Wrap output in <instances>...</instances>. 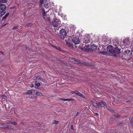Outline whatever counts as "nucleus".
Instances as JSON below:
<instances>
[{
    "label": "nucleus",
    "instance_id": "nucleus-1",
    "mask_svg": "<svg viewBox=\"0 0 133 133\" xmlns=\"http://www.w3.org/2000/svg\"><path fill=\"white\" fill-rule=\"evenodd\" d=\"M133 39H130L129 38H125L121 43V47L122 48H124L130 47Z\"/></svg>",
    "mask_w": 133,
    "mask_h": 133
},
{
    "label": "nucleus",
    "instance_id": "nucleus-2",
    "mask_svg": "<svg viewBox=\"0 0 133 133\" xmlns=\"http://www.w3.org/2000/svg\"><path fill=\"white\" fill-rule=\"evenodd\" d=\"M66 35V32L64 29H62L60 31L59 36L61 39H64Z\"/></svg>",
    "mask_w": 133,
    "mask_h": 133
},
{
    "label": "nucleus",
    "instance_id": "nucleus-3",
    "mask_svg": "<svg viewBox=\"0 0 133 133\" xmlns=\"http://www.w3.org/2000/svg\"><path fill=\"white\" fill-rule=\"evenodd\" d=\"M52 25L54 27H60L61 25L60 20L56 19L52 22Z\"/></svg>",
    "mask_w": 133,
    "mask_h": 133
},
{
    "label": "nucleus",
    "instance_id": "nucleus-4",
    "mask_svg": "<svg viewBox=\"0 0 133 133\" xmlns=\"http://www.w3.org/2000/svg\"><path fill=\"white\" fill-rule=\"evenodd\" d=\"M82 40L83 42L86 43H88L90 42V36L89 35H86L82 38Z\"/></svg>",
    "mask_w": 133,
    "mask_h": 133
},
{
    "label": "nucleus",
    "instance_id": "nucleus-5",
    "mask_svg": "<svg viewBox=\"0 0 133 133\" xmlns=\"http://www.w3.org/2000/svg\"><path fill=\"white\" fill-rule=\"evenodd\" d=\"M72 41L73 43L76 44H78L79 43V40L76 37L73 38Z\"/></svg>",
    "mask_w": 133,
    "mask_h": 133
},
{
    "label": "nucleus",
    "instance_id": "nucleus-6",
    "mask_svg": "<svg viewBox=\"0 0 133 133\" xmlns=\"http://www.w3.org/2000/svg\"><path fill=\"white\" fill-rule=\"evenodd\" d=\"M6 6L5 5L3 4H0V11L1 10V12H5V10L6 9Z\"/></svg>",
    "mask_w": 133,
    "mask_h": 133
},
{
    "label": "nucleus",
    "instance_id": "nucleus-7",
    "mask_svg": "<svg viewBox=\"0 0 133 133\" xmlns=\"http://www.w3.org/2000/svg\"><path fill=\"white\" fill-rule=\"evenodd\" d=\"M99 106H101L102 107H103L104 108H106V103L102 101L100 102H99Z\"/></svg>",
    "mask_w": 133,
    "mask_h": 133
},
{
    "label": "nucleus",
    "instance_id": "nucleus-8",
    "mask_svg": "<svg viewBox=\"0 0 133 133\" xmlns=\"http://www.w3.org/2000/svg\"><path fill=\"white\" fill-rule=\"evenodd\" d=\"M107 51L111 53H113V47L111 45H109L107 47Z\"/></svg>",
    "mask_w": 133,
    "mask_h": 133
},
{
    "label": "nucleus",
    "instance_id": "nucleus-9",
    "mask_svg": "<svg viewBox=\"0 0 133 133\" xmlns=\"http://www.w3.org/2000/svg\"><path fill=\"white\" fill-rule=\"evenodd\" d=\"M120 49L117 47L115 48L114 49H113V53H117L120 52Z\"/></svg>",
    "mask_w": 133,
    "mask_h": 133
},
{
    "label": "nucleus",
    "instance_id": "nucleus-10",
    "mask_svg": "<svg viewBox=\"0 0 133 133\" xmlns=\"http://www.w3.org/2000/svg\"><path fill=\"white\" fill-rule=\"evenodd\" d=\"M90 48L92 51H95L97 49V46L95 44H93L90 46Z\"/></svg>",
    "mask_w": 133,
    "mask_h": 133
},
{
    "label": "nucleus",
    "instance_id": "nucleus-11",
    "mask_svg": "<svg viewBox=\"0 0 133 133\" xmlns=\"http://www.w3.org/2000/svg\"><path fill=\"white\" fill-rule=\"evenodd\" d=\"M43 3L44 7L47 8L49 7V2H47L46 1H45Z\"/></svg>",
    "mask_w": 133,
    "mask_h": 133
},
{
    "label": "nucleus",
    "instance_id": "nucleus-12",
    "mask_svg": "<svg viewBox=\"0 0 133 133\" xmlns=\"http://www.w3.org/2000/svg\"><path fill=\"white\" fill-rule=\"evenodd\" d=\"M75 94H76L77 95H78V96L82 97L83 98H85V97L82 94L80 93H79V92L78 91H76L75 92Z\"/></svg>",
    "mask_w": 133,
    "mask_h": 133
},
{
    "label": "nucleus",
    "instance_id": "nucleus-13",
    "mask_svg": "<svg viewBox=\"0 0 133 133\" xmlns=\"http://www.w3.org/2000/svg\"><path fill=\"white\" fill-rule=\"evenodd\" d=\"M31 94L32 95H37V91L35 90H31Z\"/></svg>",
    "mask_w": 133,
    "mask_h": 133
},
{
    "label": "nucleus",
    "instance_id": "nucleus-14",
    "mask_svg": "<svg viewBox=\"0 0 133 133\" xmlns=\"http://www.w3.org/2000/svg\"><path fill=\"white\" fill-rule=\"evenodd\" d=\"M131 53V52L130 50H127L124 52V54L125 55H127L128 54H130Z\"/></svg>",
    "mask_w": 133,
    "mask_h": 133
},
{
    "label": "nucleus",
    "instance_id": "nucleus-15",
    "mask_svg": "<svg viewBox=\"0 0 133 133\" xmlns=\"http://www.w3.org/2000/svg\"><path fill=\"white\" fill-rule=\"evenodd\" d=\"M108 41H109V40L107 39L106 37H103V41L104 42V43H105V44H107L106 43H107Z\"/></svg>",
    "mask_w": 133,
    "mask_h": 133
},
{
    "label": "nucleus",
    "instance_id": "nucleus-16",
    "mask_svg": "<svg viewBox=\"0 0 133 133\" xmlns=\"http://www.w3.org/2000/svg\"><path fill=\"white\" fill-rule=\"evenodd\" d=\"M69 60L70 62H72L73 63H78L76 62V60L74 58H71L69 59Z\"/></svg>",
    "mask_w": 133,
    "mask_h": 133
},
{
    "label": "nucleus",
    "instance_id": "nucleus-17",
    "mask_svg": "<svg viewBox=\"0 0 133 133\" xmlns=\"http://www.w3.org/2000/svg\"><path fill=\"white\" fill-rule=\"evenodd\" d=\"M9 14V13H8L6 14L2 18V20H4L6 19V18L8 16Z\"/></svg>",
    "mask_w": 133,
    "mask_h": 133
},
{
    "label": "nucleus",
    "instance_id": "nucleus-18",
    "mask_svg": "<svg viewBox=\"0 0 133 133\" xmlns=\"http://www.w3.org/2000/svg\"><path fill=\"white\" fill-rule=\"evenodd\" d=\"M93 105L95 107L97 108L99 106V103L98 104L96 103H93Z\"/></svg>",
    "mask_w": 133,
    "mask_h": 133
},
{
    "label": "nucleus",
    "instance_id": "nucleus-19",
    "mask_svg": "<svg viewBox=\"0 0 133 133\" xmlns=\"http://www.w3.org/2000/svg\"><path fill=\"white\" fill-rule=\"evenodd\" d=\"M62 100L64 101H71L73 100H74V99H61Z\"/></svg>",
    "mask_w": 133,
    "mask_h": 133
},
{
    "label": "nucleus",
    "instance_id": "nucleus-20",
    "mask_svg": "<svg viewBox=\"0 0 133 133\" xmlns=\"http://www.w3.org/2000/svg\"><path fill=\"white\" fill-rule=\"evenodd\" d=\"M31 90H27L26 92H23L24 94H31Z\"/></svg>",
    "mask_w": 133,
    "mask_h": 133
},
{
    "label": "nucleus",
    "instance_id": "nucleus-21",
    "mask_svg": "<svg viewBox=\"0 0 133 133\" xmlns=\"http://www.w3.org/2000/svg\"><path fill=\"white\" fill-rule=\"evenodd\" d=\"M7 0H0V4L1 3H6L7 2Z\"/></svg>",
    "mask_w": 133,
    "mask_h": 133
},
{
    "label": "nucleus",
    "instance_id": "nucleus-22",
    "mask_svg": "<svg viewBox=\"0 0 133 133\" xmlns=\"http://www.w3.org/2000/svg\"><path fill=\"white\" fill-rule=\"evenodd\" d=\"M36 79H38V80H41V81H45V80L40 77H37L36 78Z\"/></svg>",
    "mask_w": 133,
    "mask_h": 133
},
{
    "label": "nucleus",
    "instance_id": "nucleus-23",
    "mask_svg": "<svg viewBox=\"0 0 133 133\" xmlns=\"http://www.w3.org/2000/svg\"><path fill=\"white\" fill-rule=\"evenodd\" d=\"M66 43L67 45H68L69 46H71L72 45V44L70 42H68L67 41H66Z\"/></svg>",
    "mask_w": 133,
    "mask_h": 133
},
{
    "label": "nucleus",
    "instance_id": "nucleus-24",
    "mask_svg": "<svg viewBox=\"0 0 133 133\" xmlns=\"http://www.w3.org/2000/svg\"><path fill=\"white\" fill-rule=\"evenodd\" d=\"M6 125V124H0V128H6V127H5V125Z\"/></svg>",
    "mask_w": 133,
    "mask_h": 133
},
{
    "label": "nucleus",
    "instance_id": "nucleus-25",
    "mask_svg": "<svg viewBox=\"0 0 133 133\" xmlns=\"http://www.w3.org/2000/svg\"><path fill=\"white\" fill-rule=\"evenodd\" d=\"M32 23H29L26 25L25 26L31 27L32 26Z\"/></svg>",
    "mask_w": 133,
    "mask_h": 133
},
{
    "label": "nucleus",
    "instance_id": "nucleus-26",
    "mask_svg": "<svg viewBox=\"0 0 133 133\" xmlns=\"http://www.w3.org/2000/svg\"><path fill=\"white\" fill-rule=\"evenodd\" d=\"M37 95L40 96H43V94L41 93L40 92H38L37 91Z\"/></svg>",
    "mask_w": 133,
    "mask_h": 133
},
{
    "label": "nucleus",
    "instance_id": "nucleus-27",
    "mask_svg": "<svg viewBox=\"0 0 133 133\" xmlns=\"http://www.w3.org/2000/svg\"><path fill=\"white\" fill-rule=\"evenodd\" d=\"M35 85L37 86H39L40 85V83L39 82H35Z\"/></svg>",
    "mask_w": 133,
    "mask_h": 133
},
{
    "label": "nucleus",
    "instance_id": "nucleus-28",
    "mask_svg": "<svg viewBox=\"0 0 133 133\" xmlns=\"http://www.w3.org/2000/svg\"><path fill=\"white\" fill-rule=\"evenodd\" d=\"M43 14L44 16H46V14L45 12L44 11V10H43Z\"/></svg>",
    "mask_w": 133,
    "mask_h": 133
},
{
    "label": "nucleus",
    "instance_id": "nucleus-29",
    "mask_svg": "<svg viewBox=\"0 0 133 133\" xmlns=\"http://www.w3.org/2000/svg\"><path fill=\"white\" fill-rule=\"evenodd\" d=\"M58 122L56 120L54 121L52 123L54 124H58Z\"/></svg>",
    "mask_w": 133,
    "mask_h": 133
},
{
    "label": "nucleus",
    "instance_id": "nucleus-30",
    "mask_svg": "<svg viewBox=\"0 0 133 133\" xmlns=\"http://www.w3.org/2000/svg\"><path fill=\"white\" fill-rule=\"evenodd\" d=\"M107 108V110H108L109 111H110L111 112H114V111L113 110H111L110 109H108Z\"/></svg>",
    "mask_w": 133,
    "mask_h": 133
},
{
    "label": "nucleus",
    "instance_id": "nucleus-31",
    "mask_svg": "<svg viewBox=\"0 0 133 133\" xmlns=\"http://www.w3.org/2000/svg\"><path fill=\"white\" fill-rule=\"evenodd\" d=\"M114 116L115 117L117 118L119 117V115L117 114H115L114 115Z\"/></svg>",
    "mask_w": 133,
    "mask_h": 133
},
{
    "label": "nucleus",
    "instance_id": "nucleus-32",
    "mask_svg": "<svg viewBox=\"0 0 133 133\" xmlns=\"http://www.w3.org/2000/svg\"><path fill=\"white\" fill-rule=\"evenodd\" d=\"M118 43H115V42H114V44L116 46H117L118 44Z\"/></svg>",
    "mask_w": 133,
    "mask_h": 133
},
{
    "label": "nucleus",
    "instance_id": "nucleus-33",
    "mask_svg": "<svg viewBox=\"0 0 133 133\" xmlns=\"http://www.w3.org/2000/svg\"><path fill=\"white\" fill-rule=\"evenodd\" d=\"M43 0H40V3L42 5L43 3Z\"/></svg>",
    "mask_w": 133,
    "mask_h": 133
},
{
    "label": "nucleus",
    "instance_id": "nucleus-34",
    "mask_svg": "<svg viewBox=\"0 0 133 133\" xmlns=\"http://www.w3.org/2000/svg\"><path fill=\"white\" fill-rule=\"evenodd\" d=\"M2 98H3L4 99H6V97L4 96V95H2Z\"/></svg>",
    "mask_w": 133,
    "mask_h": 133
},
{
    "label": "nucleus",
    "instance_id": "nucleus-35",
    "mask_svg": "<svg viewBox=\"0 0 133 133\" xmlns=\"http://www.w3.org/2000/svg\"><path fill=\"white\" fill-rule=\"evenodd\" d=\"M11 124L15 125H16V123L15 122H11Z\"/></svg>",
    "mask_w": 133,
    "mask_h": 133
},
{
    "label": "nucleus",
    "instance_id": "nucleus-36",
    "mask_svg": "<svg viewBox=\"0 0 133 133\" xmlns=\"http://www.w3.org/2000/svg\"><path fill=\"white\" fill-rule=\"evenodd\" d=\"M17 26H15L12 28L13 29H16L17 28Z\"/></svg>",
    "mask_w": 133,
    "mask_h": 133
},
{
    "label": "nucleus",
    "instance_id": "nucleus-37",
    "mask_svg": "<svg viewBox=\"0 0 133 133\" xmlns=\"http://www.w3.org/2000/svg\"><path fill=\"white\" fill-rule=\"evenodd\" d=\"M7 124H11V122H8Z\"/></svg>",
    "mask_w": 133,
    "mask_h": 133
},
{
    "label": "nucleus",
    "instance_id": "nucleus-38",
    "mask_svg": "<svg viewBox=\"0 0 133 133\" xmlns=\"http://www.w3.org/2000/svg\"><path fill=\"white\" fill-rule=\"evenodd\" d=\"M71 93H72V94H74V93H75V92L74 91H71Z\"/></svg>",
    "mask_w": 133,
    "mask_h": 133
},
{
    "label": "nucleus",
    "instance_id": "nucleus-39",
    "mask_svg": "<svg viewBox=\"0 0 133 133\" xmlns=\"http://www.w3.org/2000/svg\"><path fill=\"white\" fill-rule=\"evenodd\" d=\"M71 129H73V127H72V126L71 127Z\"/></svg>",
    "mask_w": 133,
    "mask_h": 133
},
{
    "label": "nucleus",
    "instance_id": "nucleus-40",
    "mask_svg": "<svg viewBox=\"0 0 133 133\" xmlns=\"http://www.w3.org/2000/svg\"><path fill=\"white\" fill-rule=\"evenodd\" d=\"M33 86H34V85L33 84H32V86H31V87H33Z\"/></svg>",
    "mask_w": 133,
    "mask_h": 133
},
{
    "label": "nucleus",
    "instance_id": "nucleus-41",
    "mask_svg": "<svg viewBox=\"0 0 133 133\" xmlns=\"http://www.w3.org/2000/svg\"><path fill=\"white\" fill-rule=\"evenodd\" d=\"M95 114L96 115H98V114L97 113H95Z\"/></svg>",
    "mask_w": 133,
    "mask_h": 133
},
{
    "label": "nucleus",
    "instance_id": "nucleus-42",
    "mask_svg": "<svg viewBox=\"0 0 133 133\" xmlns=\"http://www.w3.org/2000/svg\"><path fill=\"white\" fill-rule=\"evenodd\" d=\"M78 112L77 113V114H76V116H77V115H78Z\"/></svg>",
    "mask_w": 133,
    "mask_h": 133
},
{
    "label": "nucleus",
    "instance_id": "nucleus-43",
    "mask_svg": "<svg viewBox=\"0 0 133 133\" xmlns=\"http://www.w3.org/2000/svg\"><path fill=\"white\" fill-rule=\"evenodd\" d=\"M31 98H34V97H31Z\"/></svg>",
    "mask_w": 133,
    "mask_h": 133
},
{
    "label": "nucleus",
    "instance_id": "nucleus-44",
    "mask_svg": "<svg viewBox=\"0 0 133 133\" xmlns=\"http://www.w3.org/2000/svg\"><path fill=\"white\" fill-rule=\"evenodd\" d=\"M51 3V4H52V3Z\"/></svg>",
    "mask_w": 133,
    "mask_h": 133
}]
</instances>
